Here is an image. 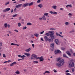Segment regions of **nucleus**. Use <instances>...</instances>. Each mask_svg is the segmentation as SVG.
Instances as JSON below:
<instances>
[{"mask_svg":"<svg viewBox=\"0 0 75 75\" xmlns=\"http://www.w3.org/2000/svg\"><path fill=\"white\" fill-rule=\"evenodd\" d=\"M57 62H58L56 63V65L57 66V67H60L62 65H63L64 64L65 62H64V59H62L59 61V60H61V58H57Z\"/></svg>","mask_w":75,"mask_h":75,"instance_id":"f257e3e1","label":"nucleus"},{"mask_svg":"<svg viewBox=\"0 0 75 75\" xmlns=\"http://www.w3.org/2000/svg\"><path fill=\"white\" fill-rule=\"evenodd\" d=\"M48 33H50V37L53 41L54 39H55V38H56V36H55V35H54L55 32L54 31H49Z\"/></svg>","mask_w":75,"mask_h":75,"instance_id":"f03ea898","label":"nucleus"},{"mask_svg":"<svg viewBox=\"0 0 75 75\" xmlns=\"http://www.w3.org/2000/svg\"><path fill=\"white\" fill-rule=\"evenodd\" d=\"M74 60L73 59H71L70 61L69 62L68 64V67H74L75 65L74 64V62H73Z\"/></svg>","mask_w":75,"mask_h":75,"instance_id":"7ed1b4c3","label":"nucleus"},{"mask_svg":"<svg viewBox=\"0 0 75 75\" xmlns=\"http://www.w3.org/2000/svg\"><path fill=\"white\" fill-rule=\"evenodd\" d=\"M54 53L55 54H57L58 53L59 54H61V51L59 50H55L54 51Z\"/></svg>","mask_w":75,"mask_h":75,"instance_id":"20e7f679","label":"nucleus"},{"mask_svg":"<svg viewBox=\"0 0 75 75\" xmlns=\"http://www.w3.org/2000/svg\"><path fill=\"white\" fill-rule=\"evenodd\" d=\"M37 57V56L35 54H33L31 55V59H33L34 58H36Z\"/></svg>","mask_w":75,"mask_h":75,"instance_id":"39448f33","label":"nucleus"},{"mask_svg":"<svg viewBox=\"0 0 75 75\" xmlns=\"http://www.w3.org/2000/svg\"><path fill=\"white\" fill-rule=\"evenodd\" d=\"M54 42L56 44H58L59 43V40H58V39H56L55 40Z\"/></svg>","mask_w":75,"mask_h":75,"instance_id":"423d86ee","label":"nucleus"},{"mask_svg":"<svg viewBox=\"0 0 75 75\" xmlns=\"http://www.w3.org/2000/svg\"><path fill=\"white\" fill-rule=\"evenodd\" d=\"M28 5H29V3H27V4H25L23 5L22 6L23 7H27L28 6Z\"/></svg>","mask_w":75,"mask_h":75,"instance_id":"0eeeda50","label":"nucleus"},{"mask_svg":"<svg viewBox=\"0 0 75 75\" xmlns=\"http://www.w3.org/2000/svg\"><path fill=\"white\" fill-rule=\"evenodd\" d=\"M17 64V63L16 62H14L10 64V66L11 67H12V66H14V65H15V64Z\"/></svg>","mask_w":75,"mask_h":75,"instance_id":"6e6552de","label":"nucleus"},{"mask_svg":"<svg viewBox=\"0 0 75 75\" xmlns=\"http://www.w3.org/2000/svg\"><path fill=\"white\" fill-rule=\"evenodd\" d=\"M21 6H22V4H18V5H16V8H19V7H20Z\"/></svg>","mask_w":75,"mask_h":75,"instance_id":"1a4fd4ad","label":"nucleus"},{"mask_svg":"<svg viewBox=\"0 0 75 75\" xmlns=\"http://www.w3.org/2000/svg\"><path fill=\"white\" fill-rule=\"evenodd\" d=\"M66 53L67 55H68L69 56V57H71V53H70V52H69V51H67L66 52Z\"/></svg>","mask_w":75,"mask_h":75,"instance_id":"9d476101","label":"nucleus"},{"mask_svg":"<svg viewBox=\"0 0 75 75\" xmlns=\"http://www.w3.org/2000/svg\"><path fill=\"white\" fill-rule=\"evenodd\" d=\"M30 50L31 48H29V49L26 50L25 51H26V52H30Z\"/></svg>","mask_w":75,"mask_h":75,"instance_id":"9b49d317","label":"nucleus"},{"mask_svg":"<svg viewBox=\"0 0 75 75\" xmlns=\"http://www.w3.org/2000/svg\"><path fill=\"white\" fill-rule=\"evenodd\" d=\"M43 57L42 56H41V57H40V61H44V58H43Z\"/></svg>","mask_w":75,"mask_h":75,"instance_id":"f8f14e48","label":"nucleus"},{"mask_svg":"<svg viewBox=\"0 0 75 75\" xmlns=\"http://www.w3.org/2000/svg\"><path fill=\"white\" fill-rule=\"evenodd\" d=\"M45 40L46 41H48L49 38H48V37L47 36H45L44 37Z\"/></svg>","mask_w":75,"mask_h":75,"instance_id":"ddd939ff","label":"nucleus"},{"mask_svg":"<svg viewBox=\"0 0 75 75\" xmlns=\"http://www.w3.org/2000/svg\"><path fill=\"white\" fill-rule=\"evenodd\" d=\"M51 47L54 48V43H52L50 45Z\"/></svg>","mask_w":75,"mask_h":75,"instance_id":"4468645a","label":"nucleus"},{"mask_svg":"<svg viewBox=\"0 0 75 75\" xmlns=\"http://www.w3.org/2000/svg\"><path fill=\"white\" fill-rule=\"evenodd\" d=\"M50 72L49 71H46L45 73H44L43 74V75H45V74H50Z\"/></svg>","mask_w":75,"mask_h":75,"instance_id":"2eb2a0df","label":"nucleus"},{"mask_svg":"<svg viewBox=\"0 0 75 75\" xmlns=\"http://www.w3.org/2000/svg\"><path fill=\"white\" fill-rule=\"evenodd\" d=\"M45 17V16L43 15L42 17V18H43V20L45 21L46 20V18Z\"/></svg>","mask_w":75,"mask_h":75,"instance_id":"dca6fc26","label":"nucleus"},{"mask_svg":"<svg viewBox=\"0 0 75 75\" xmlns=\"http://www.w3.org/2000/svg\"><path fill=\"white\" fill-rule=\"evenodd\" d=\"M68 7H72V5L71 4H70V5H68L66 6V7L67 8H68Z\"/></svg>","mask_w":75,"mask_h":75,"instance_id":"f3484780","label":"nucleus"},{"mask_svg":"<svg viewBox=\"0 0 75 75\" xmlns=\"http://www.w3.org/2000/svg\"><path fill=\"white\" fill-rule=\"evenodd\" d=\"M38 7H39L40 8H42L43 7V6L42 4H40L38 6Z\"/></svg>","mask_w":75,"mask_h":75,"instance_id":"a211bd4d","label":"nucleus"},{"mask_svg":"<svg viewBox=\"0 0 75 75\" xmlns=\"http://www.w3.org/2000/svg\"><path fill=\"white\" fill-rule=\"evenodd\" d=\"M47 41H49V42H53V40H52L51 39H50L49 38Z\"/></svg>","mask_w":75,"mask_h":75,"instance_id":"6ab92c4d","label":"nucleus"},{"mask_svg":"<svg viewBox=\"0 0 75 75\" xmlns=\"http://www.w3.org/2000/svg\"><path fill=\"white\" fill-rule=\"evenodd\" d=\"M57 6H52V8H54V10L57 9Z\"/></svg>","mask_w":75,"mask_h":75,"instance_id":"aec40b11","label":"nucleus"},{"mask_svg":"<svg viewBox=\"0 0 75 75\" xmlns=\"http://www.w3.org/2000/svg\"><path fill=\"white\" fill-rule=\"evenodd\" d=\"M68 15L69 16V17H70V18H71V16H73V14H72V13H69Z\"/></svg>","mask_w":75,"mask_h":75,"instance_id":"412c9836","label":"nucleus"},{"mask_svg":"<svg viewBox=\"0 0 75 75\" xmlns=\"http://www.w3.org/2000/svg\"><path fill=\"white\" fill-rule=\"evenodd\" d=\"M24 54L27 55V57H29L30 55V53H24Z\"/></svg>","mask_w":75,"mask_h":75,"instance_id":"4be33fe9","label":"nucleus"},{"mask_svg":"<svg viewBox=\"0 0 75 75\" xmlns=\"http://www.w3.org/2000/svg\"><path fill=\"white\" fill-rule=\"evenodd\" d=\"M34 35L35 37H38V36L39 35V34L38 33H35L34 34Z\"/></svg>","mask_w":75,"mask_h":75,"instance_id":"5701e85b","label":"nucleus"},{"mask_svg":"<svg viewBox=\"0 0 75 75\" xmlns=\"http://www.w3.org/2000/svg\"><path fill=\"white\" fill-rule=\"evenodd\" d=\"M63 57L64 58H68V57L67 56V55H66V54H63Z\"/></svg>","mask_w":75,"mask_h":75,"instance_id":"b1692460","label":"nucleus"},{"mask_svg":"<svg viewBox=\"0 0 75 75\" xmlns=\"http://www.w3.org/2000/svg\"><path fill=\"white\" fill-rule=\"evenodd\" d=\"M11 45H16L18 47V46H19V45H18V44H14L13 43H11Z\"/></svg>","mask_w":75,"mask_h":75,"instance_id":"393cba45","label":"nucleus"},{"mask_svg":"<svg viewBox=\"0 0 75 75\" xmlns=\"http://www.w3.org/2000/svg\"><path fill=\"white\" fill-rule=\"evenodd\" d=\"M74 32H75V30H74L73 29L69 32V33H74Z\"/></svg>","mask_w":75,"mask_h":75,"instance_id":"a878e982","label":"nucleus"},{"mask_svg":"<svg viewBox=\"0 0 75 75\" xmlns=\"http://www.w3.org/2000/svg\"><path fill=\"white\" fill-rule=\"evenodd\" d=\"M33 2H31L30 4L29 3L28 6H31V5H33Z\"/></svg>","mask_w":75,"mask_h":75,"instance_id":"bb28decb","label":"nucleus"},{"mask_svg":"<svg viewBox=\"0 0 75 75\" xmlns=\"http://www.w3.org/2000/svg\"><path fill=\"white\" fill-rule=\"evenodd\" d=\"M10 8H8L6 9V11H10Z\"/></svg>","mask_w":75,"mask_h":75,"instance_id":"cd10ccee","label":"nucleus"},{"mask_svg":"<svg viewBox=\"0 0 75 75\" xmlns=\"http://www.w3.org/2000/svg\"><path fill=\"white\" fill-rule=\"evenodd\" d=\"M33 63L34 64H38V62L36 61H33Z\"/></svg>","mask_w":75,"mask_h":75,"instance_id":"c85d7f7f","label":"nucleus"},{"mask_svg":"<svg viewBox=\"0 0 75 75\" xmlns=\"http://www.w3.org/2000/svg\"><path fill=\"white\" fill-rule=\"evenodd\" d=\"M5 28H7V23H6L4 24Z\"/></svg>","mask_w":75,"mask_h":75,"instance_id":"c756f323","label":"nucleus"},{"mask_svg":"<svg viewBox=\"0 0 75 75\" xmlns=\"http://www.w3.org/2000/svg\"><path fill=\"white\" fill-rule=\"evenodd\" d=\"M48 13H45L44 16H45L46 17H47V16H48Z\"/></svg>","mask_w":75,"mask_h":75,"instance_id":"7c9ffc66","label":"nucleus"},{"mask_svg":"<svg viewBox=\"0 0 75 75\" xmlns=\"http://www.w3.org/2000/svg\"><path fill=\"white\" fill-rule=\"evenodd\" d=\"M16 74H20V72L18 71L17 70L16 71V72H15Z\"/></svg>","mask_w":75,"mask_h":75,"instance_id":"2f4dec72","label":"nucleus"},{"mask_svg":"<svg viewBox=\"0 0 75 75\" xmlns=\"http://www.w3.org/2000/svg\"><path fill=\"white\" fill-rule=\"evenodd\" d=\"M27 25H32V24L31 23H27Z\"/></svg>","mask_w":75,"mask_h":75,"instance_id":"473e14b6","label":"nucleus"},{"mask_svg":"<svg viewBox=\"0 0 75 75\" xmlns=\"http://www.w3.org/2000/svg\"><path fill=\"white\" fill-rule=\"evenodd\" d=\"M50 34H49L48 33H47L45 34V35H46L47 36H49L50 35Z\"/></svg>","mask_w":75,"mask_h":75,"instance_id":"72a5a7b5","label":"nucleus"},{"mask_svg":"<svg viewBox=\"0 0 75 75\" xmlns=\"http://www.w3.org/2000/svg\"><path fill=\"white\" fill-rule=\"evenodd\" d=\"M10 4V2H7L5 4V5H7L8 4Z\"/></svg>","mask_w":75,"mask_h":75,"instance_id":"f704fd0d","label":"nucleus"},{"mask_svg":"<svg viewBox=\"0 0 75 75\" xmlns=\"http://www.w3.org/2000/svg\"><path fill=\"white\" fill-rule=\"evenodd\" d=\"M18 25L19 27H20L21 26V24L20 23H18Z\"/></svg>","mask_w":75,"mask_h":75,"instance_id":"c9c22d12","label":"nucleus"},{"mask_svg":"<svg viewBox=\"0 0 75 75\" xmlns=\"http://www.w3.org/2000/svg\"><path fill=\"white\" fill-rule=\"evenodd\" d=\"M40 2H41V1L40 0H38L37 2V3H40Z\"/></svg>","mask_w":75,"mask_h":75,"instance_id":"e433bc0d","label":"nucleus"},{"mask_svg":"<svg viewBox=\"0 0 75 75\" xmlns=\"http://www.w3.org/2000/svg\"><path fill=\"white\" fill-rule=\"evenodd\" d=\"M69 24V23L68 22H66L65 23V25H68V24Z\"/></svg>","mask_w":75,"mask_h":75,"instance_id":"4c0bfd02","label":"nucleus"},{"mask_svg":"<svg viewBox=\"0 0 75 75\" xmlns=\"http://www.w3.org/2000/svg\"><path fill=\"white\" fill-rule=\"evenodd\" d=\"M53 14H57V12L54 11L53 12Z\"/></svg>","mask_w":75,"mask_h":75,"instance_id":"58836bf2","label":"nucleus"},{"mask_svg":"<svg viewBox=\"0 0 75 75\" xmlns=\"http://www.w3.org/2000/svg\"><path fill=\"white\" fill-rule=\"evenodd\" d=\"M26 28H27V27L25 26L23 28V30H25V29H26Z\"/></svg>","mask_w":75,"mask_h":75,"instance_id":"ea45409f","label":"nucleus"},{"mask_svg":"<svg viewBox=\"0 0 75 75\" xmlns=\"http://www.w3.org/2000/svg\"><path fill=\"white\" fill-rule=\"evenodd\" d=\"M3 57H4V58H6V55H5V54H3Z\"/></svg>","mask_w":75,"mask_h":75,"instance_id":"a19ab883","label":"nucleus"},{"mask_svg":"<svg viewBox=\"0 0 75 75\" xmlns=\"http://www.w3.org/2000/svg\"><path fill=\"white\" fill-rule=\"evenodd\" d=\"M72 71L73 72H74V71H75V69H74V68H72Z\"/></svg>","mask_w":75,"mask_h":75,"instance_id":"79ce46f5","label":"nucleus"},{"mask_svg":"<svg viewBox=\"0 0 75 75\" xmlns=\"http://www.w3.org/2000/svg\"><path fill=\"white\" fill-rule=\"evenodd\" d=\"M7 26L8 27V28H10V25L9 24H8L7 25Z\"/></svg>","mask_w":75,"mask_h":75,"instance_id":"37998d69","label":"nucleus"},{"mask_svg":"<svg viewBox=\"0 0 75 75\" xmlns=\"http://www.w3.org/2000/svg\"><path fill=\"white\" fill-rule=\"evenodd\" d=\"M51 14H53V12H52V11H50L49 12Z\"/></svg>","mask_w":75,"mask_h":75,"instance_id":"c03bdc74","label":"nucleus"},{"mask_svg":"<svg viewBox=\"0 0 75 75\" xmlns=\"http://www.w3.org/2000/svg\"><path fill=\"white\" fill-rule=\"evenodd\" d=\"M2 45H3V44H2V42H0V47H1V46H2Z\"/></svg>","mask_w":75,"mask_h":75,"instance_id":"a18cd8bd","label":"nucleus"},{"mask_svg":"<svg viewBox=\"0 0 75 75\" xmlns=\"http://www.w3.org/2000/svg\"><path fill=\"white\" fill-rule=\"evenodd\" d=\"M61 50H65V48L62 47H61Z\"/></svg>","mask_w":75,"mask_h":75,"instance_id":"49530a36","label":"nucleus"},{"mask_svg":"<svg viewBox=\"0 0 75 75\" xmlns=\"http://www.w3.org/2000/svg\"><path fill=\"white\" fill-rule=\"evenodd\" d=\"M7 11L6 10V9H4L3 10V12L4 13H5V12H6Z\"/></svg>","mask_w":75,"mask_h":75,"instance_id":"de8ad7c7","label":"nucleus"},{"mask_svg":"<svg viewBox=\"0 0 75 75\" xmlns=\"http://www.w3.org/2000/svg\"><path fill=\"white\" fill-rule=\"evenodd\" d=\"M44 33V31H43L42 32H40V34H42Z\"/></svg>","mask_w":75,"mask_h":75,"instance_id":"09e8293b","label":"nucleus"},{"mask_svg":"<svg viewBox=\"0 0 75 75\" xmlns=\"http://www.w3.org/2000/svg\"><path fill=\"white\" fill-rule=\"evenodd\" d=\"M53 71H54V72L55 73H56L57 72V71L55 69H54Z\"/></svg>","mask_w":75,"mask_h":75,"instance_id":"8fccbe9b","label":"nucleus"},{"mask_svg":"<svg viewBox=\"0 0 75 75\" xmlns=\"http://www.w3.org/2000/svg\"><path fill=\"white\" fill-rule=\"evenodd\" d=\"M17 16V14H15L13 16V17H16V16Z\"/></svg>","mask_w":75,"mask_h":75,"instance_id":"3c124183","label":"nucleus"},{"mask_svg":"<svg viewBox=\"0 0 75 75\" xmlns=\"http://www.w3.org/2000/svg\"><path fill=\"white\" fill-rule=\"evenodd\" d=\"M66 75H71V74L69 73H67L66 74Z\"/></svg>","mask_w":75,"mask_h":75,"instance_id":"603ef678","label":"nucleus"},{"mask_svg":"<svg viewBox=\"0 0 75 75\" xmlns=\"http://www.w3.org/2000/svg\"><path fill=\"white\" fill-rule=\"evenodd\" d=\"M32 47H33V48H34V44H32Z\"/></svg>","mask_w":75,"mask_h":75,"instance_id":"864d4df0","label":"nucleus"},{"mask_svg":"<svg viewBox=\"0 0 75 75\" xmlns=\"http://www.w3.org/2000/svg\"><path fill=\"white\" fill-rule=\"evenodd\" d=\"M50 30H56V29L51 28H50Z\"/></svg>","mask_w":75,"mask_h":75,"instance_id":"5fc2aeb1","label":"nucleus"},{"mask_svg":"<svg viewBox=\"0 0 75 75\" xmlns=\"http://www.w3.org/2000/svg\"><path fill=\"white\" fill-rule=\"evenodd\" d=\"M7 61H8V62H11V61L10 60H9Z\"/></svg>","mask_w":75,"mask_h":75,"instance_id":"6e6d98bb","label":"nucleus"},{"mask_svg":"<svg viewBox=\"0 0 75 75\" xmlns=\"http://www.w3.org/2000/svg\"><path fill=\"white\" fill-rule=\"evenodd\" d=\"M14 31H16V32H17V33H18V30H14Z\"/></svg>","mask_w":75,"mask_h":75,"instance_id":"4d7b16f0","label":"nucleus"},{"mask_svg":"<svg viewBox=\"0 0 75 75\" xmlns=\"http://www.w3.org/2000/svg\"><path fill=\"white\" fill-rule=\"evenodd\" d=\"M25 56L23 55L22 56V58H25Z\"/></svg>","mask_w":75,"mask_h":75,"instance_id":"13d9d810","label":"nucleus"},{"mask_svg":"<svg viewBox=\"0 0 75 75\" xmlns=\"http://www.w3.org/2000/svg\"><path fill=\"white\" fill-rule=\"evenodd\" d=\"M17 10V9L16 8H15L14 10V12H16V10Z\"/></svg>","mask_w":75,"mask_h":75,"instance_id":"bf43d9fd","label":"nucleus"},{"mask_svg":"<svg viewBox=\"0 0 75 75\" xmlns=\"http://www.w3.org/2000/svg\"><path fill=\"white\" fill-rule=\"evenodd\" d=\"M39 20H42V18H39Z\"/></svg>","mask_w":75,"mask_h":75,"instance_id":"052dcab7","label":"nucleus"},{"mask_svg":"<svg viewBox=\"0 0 75 75\" xmlns=\"http://www.w3.org/2000/svg\"><path fill=\"white\" fill-rule=\"evenodd\" d=\"M8 33H9V34H11L12 33L11 32V31H8Z\"/></svg>","mask_w":75,"mask_h":75,"instance_id":"680f3d73","label":"nucleus"},{"mask_svg":"<svg viewBox=\"0 0 75 75\" xmlns=\"http://www.w3.org/2000/svg\"><path fill=\"white\" fill-rule=\"evenodd\" d=\"M40 58L39 57H38L36 58V59H40Z\"/></svg>","mask_w":75,"mask_h":75,"instance_id":"e2e57ef3","label":"nucleus"},{"mask_svg":"<svg viewBox=\"0 0 75 75\" xmlns=\"http://www.w3.org/2000/svg\"><path fill=\"white\" fill-rule=\"evenodd\" d=\"M60 10L63 11V8H60Z\"/></svg>","mask_w":75,"mask_h":75,"instance_id":"0e129e2a","label":"nucleus"},{"mask_svg":"<svg viewBox=\"0 0 75 75\" xmlns=\"http://www.w3.org/2000/svg\"><path fill=\"white\" fill-rule=\"evenodd\" d=\"M65 72H69V70H66Z\"/></svg>","mask_w":75,"mask_h":75,"instance_id":"69168bd1","label":"nucleus"},{"mask_svg":"<svg viewBox=\"0 0 75 75\" xmlns=\"http://www.w3.org/2000/svg\"><path fill=\"white\" fill-rule=\"evenodd\" d=\"M56 35H57V36H58L59 34H58V33H56Z\"/></svg>","mask_w":75,"mask_h":75,"instance_id":"338daca9","label":"nucleus"},{"mask_svg":"<svg viewBox=\"0 0 75 75\" xmlns=\"http://www.w3.org/2000/svg\"><path fill=\"white\" fill-rule=\"evenodd\" d=\"M73 56H75V53H74L73 54Z\"/></svg>","mask_w":75,"mask_h":75,"instance_id":"774afa93","label":"nucleus"}]
</instances>
